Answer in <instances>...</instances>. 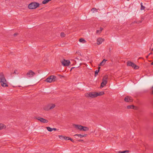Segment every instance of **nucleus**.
Wrapping results in <instances>:
<instances>
[{
    "label": "nucleus",
    "mask_w": 153,
    "mask_h": 153,
    "mask_svg": "<svg viewBox=\"0 0 153 153\" xmlns=\"http://www.w3.org/2000/svg\"><path fill=\"white\" fill-rule=\"evenodd\" d=\"M0 82L1 86L4 87L8 86L7 82L6 80L3 73H0Z\"/></svg>",
    "instance_id": "obj_1"
},
{
    "label": "nucleus",
    "mask_w": 153,
    "mask_h": 153,
    "mask_svg": "<svg viewBox=\"0 0 153 153\" xmlns=\"http://www.w3.org/2000/svg\"><path fill=\"white\" fill-rule=\"evenodd\" d=\"M56 76L51 75L48 77L45 80V81L48 82H54L56 80Z\"/></svg>",
    "instance_id": "obj_2"
},
{
    "label": "nucleus",
    "mask_w": 153,
    "mask_h": 153,
    "mask_svg": "<svg viewBox=\"0 0 153 153\" xmlns=\"http://www.w3.org/2000/svg\"><path fill=\"white\" fill-rule=\"evenodd\" d=\"M39 6V4L36 2H32L29 4L28 6V7L29 9H34Z\"/></svg>",
    "instance_id": "obj_3"
},
{
    "label": "nucleus",
    "mask_w": 153,
    "mask_h": 153,
    "mask_svg": "<svg viewBox=\"0 0 153 153\" xmlns=\"http://www.w3.org/2000/svg\"><path fill=\"white\" fill-rule=\"evenodd\" d=\"M108 76L107 75L105 76L102 79V82L101 84L100 88H102L105 86L107 82Z\"/></svg>",
    "instance_id": "obj_4"
},
{
    "label": "nucleus",
    "mask_w": 153,
    "mask_h": 153,
    "mask_svg": "<svg viewBox=\"0 0 153 153\" xmlns=\"http://www.w3.org/2000/svg\"><path fill=\"white\" fill-rule=\"evenodd\" d=\"M127 65L128 66H131L132 68H134L135 69H137L139 68V67L138 66L136 65L133 63L131 62L128 61L127 62Z\"/></svg>",
    "instance_id": "obj_5"
},
{
    "label": "nucleus",
    "mask_w": 153,
    "mask_h": 153,
    "mask_svg": "<svg viewBox=\"0 0 153 153\" xmlns=\"http://www.w3.org/2000/svg\"><path fill=\"white\" fill-rule=\"evenodd\" d=\"M36 75V73L31 70L29 71L26 74V76L28 78H32Z\"/></svg>",
    "instance_id": "obj_6"
},
{
    "label": "nucleus",
    "mask_w": 153,
    "mask_h": 153,
    "mask_svg": "<svg viewBox=\"0 0 153 153\" xmlns=\"http://www.w3.org/2000/svg\"><path fill=\"white\" fill-rule=\"evenodd\" d=\"M85 96L87 97H90L92 98L97 97L96 92H90L89 93H87L85 95Z\"/></svg>",
    "instance_id": "obj_7"
},
{
    "label": "nucleus",
    "mask_w": 153,
    "mask_h": 153,
    "mask_svg": "<svg viewBox=\"0 0 153 153\" xmlns=\"http://www.w3.org/2000/svg\"><path fill=\"white\" fill-rule=\"evenodd\" d=\"M62 65L64 66H68L69 65L70 61L68 60H65V59L61 62Z\"/></svg>",
    "instance_id": "obj_8"
},
{
    "label": "nucleus",
    "mask_w": 153,
    "mask_h": 153,
    "mask_svg": "<svg viewBox=\"0 0 153 153\" xmlns=\"http://www.w3.org/2000/svg\"><path fill=\"white\" fill-rule=\"evenodd\" d=\"M36 119L39 121H40L41 122L43 123H47L48 122V121L47 120L45 119L40 117H36Z\"/></svg>",
    "instance_id": "obj_9"
},
{
    "label": "nucleus",
    "mask_w": 153,
    "mask_h": 153,
    "mask_svg": "<svg viewBox=\"0 0 153 153\" xmlns=\"http://www.w3.org/2000/svg\"><path fill=\"white\" fill-rule=\"evenodd\" d=\"M124 100L127 102H131L132 101V99L131 97L127 96L125 98Z\"/></svg>",
    "instance_id": "obj_10"
},
{
    "label": "nucleus",
    "mask_w": 153,
    "mask_h": 153,
    "mask_svg": "<svg viewBox=\"0 0 153 153\" xmlns=\"http://www.w3.org/2000/svg\"><path fill=\"white\" fill-rule=\"evenodd\" d=\"M73 126L76 129L79 130L80 131H82V126L76 124H74Z\"/></svg>",
    "instance_id": "obj_11"
},
{
    "label": "nucleus",
    "mask_w": 153,
    "mask_h": 153,
    "mask_svg": "<svg viewBox=\"0 0 153 153\" xmlns=\"http://www.w3.org/2000/svg\"><path fill=\"white\" fill-rule=\"evenodd\" d=\"M128 109H134L137 110L138 108L137 107L134 106L133 105H128L127 107Z\"/></svg>",
    "instance_id": "obj_12"
},
{
    "label": "nucleus",
    "mask_w": 153,
    "mask_h": 153,
    "mask_svg": "<svg viewBox=\"0 0 153 153\" xmlns=\"http://www.w3.org/2000/svg\"><path fill=\"white\" fill-rule=\"evenodd\" d=\"M104 41V39L101 38H99L97 39V44L99 45L101 44L102 42Z\"/></svg>",
    "instance_id": "obj_13"
},
{
    "label": "nucleus",
    "mask_w": 153,
    "mask_h": 153,
    "mask_svg": "<svg viewBox=\"0 0 153 153\" xmlns=\"http://www.w3.org/2000/svg\"><path fill=\"white\" fill-rule=\"evenodd\" d=\"M59 137L60 139H65L66 140H69L70 138L68 137H64L62 135L59 136Z\"/></svg>",
    "instance_id": "obj_14"
},
{
    "label": "nucleus",
    "mask_w": 153,
    "mask_h": 153,
    "mask_svg": "<svg viewBox=\"0 0 153 153\" xmlns=\"http://www.w3.org/2000/svg\"><path fill=\"white\" fill-rule=\"evenodd\" d=\"M107 61V60H106L105 59H103L102 61L98 65L99 66L104 65L105 62H106Z\"/></svg>",
    "instance_id": "obj_15"
},
{
    "label": "nucleus",
    "mask_w": 153,
    "mask_h": 153,
    "mask_svg": "<svg viewBox=\"0 0 153 153\" xmlns=\"http://www.w3.org/2000/svg\"><path fill=\"white\" fill-rule=\"evenodd\" d=\"M104 94V91H101L99 93L96 92L97 96H101L103 95Z\"/></svg>",
    "instance_id": "obj_16"
},
{
    "label": "nucleus",
    "mask_w": 153,
    "mask_h": 153,
    "mask_svg": "<svg viewBox=\"0 0 153 153\" xmlns=\"http://www.w3.org/2000/svg\"><path fill=\"white\" fill-rule=\"evenodd\" d=\"M49 108L48 109H51L53 108L55 106V105L54 104H51L50 105H49Z\"/></svg>",
    "instance_id": "obj_17"
},
{
    "label": "nucleus",
    "mask_w": 153,
    "mask_h": 153,
    "mask_svg": "<svg viewBox=\"0 0 153 153\" xmlns=\"http://www.w3.org/2000/svg\"><path fill=\"white\" fill-rule=\"evenodd\" d=\"M82 131H88L89 128L87 127L82 126Z\"/></svg>",
    "instance_id": "obj_18"
},
{
    "label": "nucleus",
    "mask_w": 153,
    "mask_h": 153,
    "mask_svg": "<svg viewBox=\"0 0 153 153\" xmlns=\"http://www.w3.org/2000/svg\"><path fill=\"white\" fill-rule=\"evenodd\" d=\"M5 126L2 124H0V130L4 129L5 128Z\"/></svg>",
    "instance_id": "obj_19"
},
{
    "label": "nucleus",
    "mask_w": 153,
    "mask_h": 153,
    "mask_svg": "<svg viewBox=\"0 0 153 153\" xmlns=\"http://www.w3.org/2000/svg\"><path fill=\"white\" fill-rule=\"evenodd\" d=\"M79 41L81 42H83V43H85L86 41L83 38H81L79 39Z\"/></svg>",
    "instance_id": "obj_20"
},
{
    "label": "nucleus",
    "mask_w": 153,
    "mask_h": 153,
    "mask_svg": "<svg viewBox=\"0 0 153 153\" xmlns=\"http://www.w3.org/2000/svg\"><path fill=\"white\" fill-rule=\"evenodd\" d=\"M50 1L49 0H44L42 2V3L43 4H45Z\"/></svg>",
    "instance_id": "obj_21"
},
{
    "label": "nucleus",
    "mask_w": 153,
    "mask_h": 153,
    "mask_svg": "<svg viewBox=\"0 0 153 153\" xmlns=\"http://www.w3.org/2000/svg\"><path fill=\"white\" fill-rule=\"evenodd\" d=\"M129 151L128 150H125L123 151H119L118 153H128Z\"/></svg>",
    "instance_id": "obj_22"
},
{
    "label": "nucleus",
    "mask_w": 153,
    "mask_h": 153,
    "mask_svg": "<svg viewBox=\"0 0 153 153\" xmlns=\"http://www.w3.org/2000/svg\"><path fill=\"white\" fill-rule=\"evenodd\" d=\"M46 128L48 130V131H52V128H51L49 127H47Z\"/></svg>",
    "instance_id": "obj_23"
},
{
    "label": "nucleus",
    "mask_w": 153,
    "mask_h": 153,
    "mask_svg": "<svg viewBox=\"0 0 153 153\" xmlns=\"http://www.w3.org/2000/svg\"><path fill=\"white\" fill-rule=\"evenodd\" d=\"M99 69H98V70H96L95 71V76H97L98 74V73L99 72Z\"/></svg>",
    "instance_id": "obj_24"
},
{
    "label": "nucleus",
    "mask_w": 153,
    "mask_h": 153,
    "mask_svg": "<svg viewBox=\"0 0 153 153\" xmlns=\"http://www.w3.org/2000/svg\"><path fill=\"white\" fill-rule=\"evenodd\" d=\"M142 22V21H141V20H138V21H135L134 22V23H136L137 24H139L140 23H141Z\"/></svg>",
    "instance_id": "obj_25"
},
{
    "label": "nucleus",
    "mask_w": 153,
    "mask_h": 153,
    "mask_svg": "<svg viewBox=\"0 0 153 153\" xmlns=\"http://www.w3.org/2000/svg\"><path fill=\"white\" fill-rule=\"evenodd\" d=\"M145 8V7L143 5L142 3H141V10H144Z\"/></svg>",
    "instance_id": "obj_26"
},
{
    "label": "nucleus",
    "mask_w": 153,
    "mask_h": 153,
    "mask_svg": "<svg viewBox=\"0 0 153 153\" xmlns=\"http://www.w3.org/2000/svg\"><path fill=\"white\" fill-rule=\"evenodd\" d=\"M60 36L62 37H64L65 36V34L64 33L62 32L60 33Z\"/></svg>",
    "instance_id": "obj_27"
},
{
    "label": "nucleus",
    "mask_w": 153,
    "mask_h": 153,
    "mask_svg": "<svg viewBox=\"0 0 153 153\" xmlns=\"http://www.w3.org/2000/svg\"><path fill=\"white\" fill-rule=\"evenodd\" d=\"M49 105H48L46 107H45L44 109L46 111H48L50 109H48V108H49Z\"/></svg>",
    "instance_id": "obj_28"
},
{
    "label": "nucleus",
    "mask_w": 153,
    "mask_h": 153,
    "mask_svg": "<svg viewBox=\"0 0 153 153\" xmlns=\"http://www.w3.org/2000/svg\"><path fill=\"white\" fill-rule=\"evenodd\" d=\"M82 135H81L80 134H75L74 135V136H78V137H79L80 138H82Z\"/></svg>",
    "instance_id": "obj_29"
},
{
    "label": "nucleus",
    "mask_w": 153,
    "mask_h": 153,
    "mask_svg": "<svg viewBox=\"0 0 153 153\" xmlns=\"http://www.w3.org/2000/svg\"><path fill=\"white\" fill-rule=\"evenodd\" d=\"M19 73L17 71V70H15L13 74H18Z\"/></svg>",
    "instance_id": "obj_30"
},
{
    "label": "nucleus",
    "mask_w": 153,
    "mask_h": 153,
    "mask_svg": "<svg viewBox=\"0 0 153 153\" xmlns=\"http://www.w3.org/2000/svg\"><path fill=\"white\" fill-rule=\"evenodd\" d=\"M97 9L95 8H93L91 10V11H93V12H94V11H95V10H96V11H97Z\"/></svg>",
    "instance_id": "obj_31"
},
{
    "label": "nucleus",
    "mask_w": 153,
    "mask_h": 153,
    "mask_svg": "<svg viewBox=\"0 0 153 153\" xmlns=\"http://www.w3.org/2000/svg\"><path fill=\"white\" fill-rule=\"evenodd\" d=\"M70 140H71L72 142H73V143L74 142V140L71 138L70 139Z\"/></svg>",
    "instance_id": "obj_32"
},
{
    "label": "nucleus",
    "mask_w": 153,
    "mask_h": 153,
    "mask_svg": "<svg viewBox=\"0 0 153 153\" xmlns=\"http://www.w3.org/2000/svg\"><path fill=\"white\" fill-rule=\"evenodd\" d=\"M101 32H100V30H97L96 31L97 33H100Z\"/></svg>",
    "instance_id": "obj_33"
},
{
    "label": "nucleus",
    "mask_w": 153,
    "mask_h": 153,
    "mask_svg": "<svg viewBox=\"0 0 153 153\" xmlns=\"http://www.w3.org/2000/svg\"><path fill=\"white\" fill-rule=\"evenodd\" d=\"M18 34V33H15L14 34H13V36H16Z\"/></svg>",
    "instance_id": "obj_34"
},
{
    "label": "nucleus",
    "mask_w": 153,
    "mask_h": 153,
    "mask_svg": "<svg viewBox=\"0 0 153 153\" xmlns=\"http://www.w3.org/2000/svg\"><path fill=\"white\" fill-rule=\"evenodd\" d=\"M53 130L54 131H56L57 130V129L55 128H52V131Z\"/></svg>",
    "instance_id": "obj_35"
},
{
    "label": "nucleus",
    "mask_w": 153,
    "mask_h": 153,
    "mask_svg": "<svg viewBox=\"0 0 153 153\" xmlns=\"http://www.w3.org/2000/svg\"><path fill=\"white\" fill-rule=\"evenodd\" d=\"M87 134H85L82 135V136L83 137H85L87 136Z\"/></svg>",
    "instance_id": "obj_36"
},
{
    "label": "nucleus",
    "mask_w": 153,
    "mask_h": 153,
    "mask_svg": "<svg viewBox=\"0 0 153 153\" xmlns=\"http://www.w3.org/2000/svg\"><path fill=\"white\" fill-rule=\"evenodd\" d=\"M103 29L102 28V27H100V32H101L102 31V30Z\"/></svg>",
    "instance_id": "obj_37"
},
{
    "label": "nucleus",
    "mask_w": 153,
    "mask_h": 153,
    "mask_svg": "<svg viewBox=\"0 0 153 153\" xmlns=\"http://www.w3.org/2000/svg\"><path fill=\"white\" fill-rule=\"evenodd\" d=\"M78 141L79 142H81V141H83V140H78Z\"/></svg>",
    "instance_id": "obj_38"
},
{
    "label": "nucleus",
    "mask_w": 153,
    "mask_h": 153,
    "mask_svg": "<svg viewBox=\"0 0 153 153\" xmlns=\"http://www.w3.org/2000/svg\"><path fill=\"white\" fill-rule=\"evenodd\" d=\"M152 53L151 52V53H149V55H150L151 54H152Z\"/></svg>",
    "instance_id": "obj_39"
},
{
    "label": "nucleus",
    "mask_w": 153,
    "mask_h": 153,
    "mask_svg": "<svg viewBox=\"0 0 153 153\" xmlns=\"http://www.w3.org/2000/svg\"><path fill=\"white\" fill-rule=\"evenodd\" d=\"M76 59H77L79 60V59L77 57L76 58Z\"/></svg>",
    "instance_id": "obj_40"
},
{
    "label": "nucleus",
    "mask_w": 153,
    "mask_h": 153,
    "mask_svg": "<svg viewBox=\"0 0 153 153\" xmlns=\"http://www.w3.org/2000/svg\"><path fill=\"white\" fill-rule=\"evenodd\" d=\"M74 68V67H72L71 69V70L72 69H73Z\"/></svg>",
    "instance_id": "obj_41"
},
{
    "label": "nucleus",
    "mask_w": 153,
    "mask_h": 153,
    "mask_svg": "<svg viewBox=\"0 0 153 153\" xmlns=\"http://www.w3.org/2000/svg\"><path fill=\"white\" fill-rule=\"evenodd\" d=\"M151 64L152 65H153V62L151 63Z\"/></svg>",
    "instance_id": "obj_42"
},
{
    "label": "nucleus",
    "mask_w": 153,
    "mask_h": 153,
    "mask_svg": "<svg viewBox=\"0 0 153 153\" xmlns=\"http://www.w3.org/2000/svg\"><path fill=\"white\" fill-rule=\"evenodd\" d=\"M100 67H98V69H100Z\"/></svg>",
    "instance_id": "obj_43"
},
{
    "label": "nucleus",
    "mask_w": 153,
    "mask_h": 153,
    "mask_svg": "<svg viewBox=\"0 0 153 153\" xmlns=\"http://www.w3.org/2000/svg\"><path fill=\"white\" fill-rule=\"evenodd\" d=\"M151 51H153V48H152V49H151Z\"/></svg>",
    "instance_id": "obj_44"
},
{
    "label": "nucleus",
    "mask_w": 153,
    "mask_h": 153,
    "mask_svg": "<svg viewBox=\"0 0 153 153\" xmlns=\"http://www.w3.org/2000/svg\"><path fill=\"white\" fill-rule=\"evenodd\" d=\"M152 89H153V86L152 87Z\"/></svg>",
    "instance_id": "obj_45"
},
{
    "label": "nucleus",
    "mask_w": 153,
    "mask_h": 153,
    "mask_svg": "<svg viewBox=\"0 0 153 153\" xmlns=\"http://www.w3.org/2000/svg\"><path fill=\"white\" fill-rule=\"evenodd\" d=\"M149 56V55H148V56H146V58H148V56Z\"/></svg>",
    "instance_id": "obj_46"
},
{
    "label": "nucleus",
    "mask_w": 153,
    "mask_h": 153,
    "mask_svg": "<svg viewBox=\"0 0 153 153\" xmlns=\"http://www.w3.org/2000/svg\"><path fill=\"white\" fill-rule=\"evenodd\" d=\"M152 94H153V90L152 91Z\"/></svg>",
    "instance_id": "obj_47"
},
{
    "label": "nucleus",
    "mask_w": 153,
    "mask_h": 153,
    "mask_svg": "<svg viewBox=\"0 0 153 153\" xmlns=\"http://www.w3.org/2000/svg\"><path fill=\"white\" fill-rule=\"evenodd\" d=\"M62 77H64V76H62Z\"/></svg>",
    "instance_id": "obj_48"
}]
</instances>
